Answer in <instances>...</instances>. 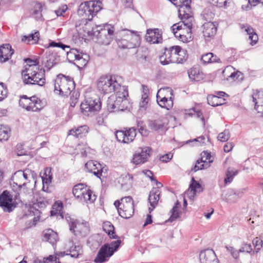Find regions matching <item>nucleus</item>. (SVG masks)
<instances>
[{"mask_svg":"<svg viewBox=\"0 0 263 263\" xmlns=\"http://www.w3.org/2000/svg\"><path fill=\"white\" fill-rule=\"evenodd\" d=\"M22 74L25 84L43 86L46 83L45 69L40 66H33L23 70Z\"/></svg>","mask_w":263,"mask_h":263,"instance_id":"obj_1","label":"nucleus"},{"mask_svg":"<svg viewBox=\"0 0 263 263\" xmlns=\"http://www.w3.org/2000/svg\"><path fill=\"white\" fill-rule=\"evenodd\" d=\"M140 36L129 30H122L116 35V42L119 48L132 49L140 45Z\"/></svg>","mask_w":263,"mask_h":263,"instance_id":"obj_2","label":"nucleus"},{"mask_svg":"<svg viewBox=\"0 0 263 263\" xmlns=\"http://www.w3.org/2000/svg\"><path fill=\"white\" fill-rule=\"evenodd\" d=\"M102 2L100 1L85 2L80 5L78 14L89 21H91L97 13L102 9Z\"/></svg>","mask_w":263,"mask_h":263,"instance_id":"obj_3","label":"nucleus"},{"mask_svg":"<svg viewBox=\"0 0 263 263\" xmlns=\"http://www.w3.org/2000/svg\"><path fill=\"white\" fill-rule=\"evenodd\" d=\"M75 88L73 79L62 74L58 75L55 80L54 91H59L62 96H67Z\"/></svg>","mask_w":263,"mask_h":263,"instance_id":"obj_4","label":"nucleus"},{"mask_svg":"<svg viewBox=\"0 0 263 263\" xmlns=\"http://www.w3.org/2000/svg\"><path fill=\"white\" fill-rule=\"evenodd\" d=\"M122 86L112 77L102 76L97 83V88L101 93H109L117 92L122 89Z\"/></svg>","mask_w":263,"mask_h":263,"instance_id":"obj_5","label":"nucleus"},{"mask_svg":"<svg viewBox=\"0 0 263 263\" xmlns=\"http://www.w3.org/2000/svg\"><path fill=\"white\" fill-rule=\"evenodd\" d=\"M181 47L173 46L169 48H165L163 54L159 57L160 62L163 65L170 63L182 64L184 58H179L177 54L180 51Z\"/></svg>","mask_w":263,"mask_h":263,"instance_id":"obj_6","label":"nucleus"},{"mask_svg":"<svg viewBox=\"0 0 263 263\" xmlns=\"http://www.w3.org/2000/svg\"><path fill=\"white\" fill-rule=\"evenodd\" d=\"M101 108V102L99 98L87 99L81 104V109L85 116H91L98 112Z\"/></svg>","mask_w":263,"mask_h":263,"instance_id":"obj_7","label":"nucleus"},{"mask_svg":"<svg viewBox=\"0 0 263 263\" xmlns=\"http://www.w3.org/2000/svg\"><path fill=\"white\" fill-rule=\"evenodd\" d=\"M122 205L119 210V215L122 218L128 219L134 213V203L132 197L127 196L121 199Z\"/></svg>","mask_w":263,"mask_h":263,"instance_id":"obj_8","label":"nucleus"},{"mask_svg":"<svg viewBox=\"0 0 263 263\" xmlns=\"http://www.w3.org/2000/svg\"><path fill=\"white\" fill-rule=\"evenodd\" d=\"M0 207L5 212H11L16 207V205L13 202L12 195L9 192L5 190L0 195Z\"/></svg>","mask_w":263,"mask_h":263,"instance_id":"obj_9","label":"nucleus"},{"mask_svg":"<svg viewBox=\"0 0 263 263\" xmlns=\"http://www.w3.org/2000/svg\"><path fill=\"white\" fill-rule=\"evenodd\" d=\"M152 153V148L149 147H144L141 148V152L134 154L133 162L136 164L144 163L148 160V158Z\"/></svg>","mask_w":263,"mask_h":263,"instance_id":"obj_10","label":"nucleus"},{"mask_svg":"<svg viewBox=\"0 0 263 263\" xmlns=\"http://www.w3.org/2000/svg\"><path fill=\"white\" fill-rule=\"evenodd\" d=\"M145 39L152 44H159L162 42V31L158 28L149 29L146 31Z\"/></svg>","mask_w":263,"mask_h":263,"instance_id":"obj_11","label":"nucleus"},{"mask_svg":"<svg viewBox=\"0 0 263 263\" xmlns=\"http://www.w3.org/2000/svg\"><path fill=\"white\" fill-rule=\"evenodd\" d=\"M85 167L89 173H92L98 178H101L102 176L103 167L98 161L90 160L85 165Z\"/></svg>","mask_w":263,"mask_h":263,"instance_id":"obj_12","label":"nucleus"},{"mask_svg":"<svg viewBox=\"0 0 263 263\" xmlns=\"http://www.w3.org/2000/svg\"><path fill=\"white\" fill-rule=\"evenodd\" d=\"M201 263H217L218 259L215 252L210 249L201 251L199 254Z\"/></svg>","mask_w":263,"mask_h":263,"instance_id":"obj_13","label":"nucleus"},{"mask_svg":"<svg viewBox=\"0 0 263 263\" xmlns=\"http://www.w3.org/2000/svg\"><path fill=\"white\" fill-rule=\"evenodd\" d=\"M178 14H179V16L180 17L181 20H182V22L178 24H174L171 27L172 31L174 33V34L176 37H178L177 31L181 30L183 28V26L184 27H186L189 30H190V31L191 30L192 26V21L193 20V17L191 14H190V17H191V19H190V18H183V16H184L182 14L181 15H180L179 13H178Z\"/></svg>","mask_w":263,"mask_h":263,"instance_id":"obj_14","label":"nucleus"},{"mask_svg":"<svg viewBox=\"0 0 263 263\" xmlns=\"http://www.w3.org/2000/svg\"><path fill=\"white\" fill-rule=\"evenodd\" d=\"M202 28V33L206 41L214 37L216 34L217 28L214 22H205Z\"/></svg>","mask_w":263,"mask_h":263,"instance_id":"obj_15","label":"nucleus"},{"mask_svg":"<svg viewBox=\"0 0 263 263\" xmlns=\"http://www.w3.org/2000/svg\"><path fill=\"white\" fill-rule=\"evenodd\" d=\"M107 247V245H103L101 247L97 256L94 259V262L95 263H103L107 261V258H108L113 255L112 251L110 252L109 251V248Z\"/></svg>","mask_w":263,"mask_h":263,"instance_id":"obj_16","label":"nucleus"},{"mask_svg":"<svg viewBox=\"0 0 263 263\" xmlns=\"http://www.w3.org/2000/svg\"><path fill=\"white\" fill-rule=\"evenodd\" d=\"M245 191V189H229L225 195L224 200L229 203L235 202Z\"/></svg>","mask_w":263,"mask_h":263,"instance_id":"obj_17","label":"nucleus"},{"mask_svg":"<svg viewBox=\"0 0 263 263\" xmlns=\"http://www.w3.org/2000/svg\"><path fill=\"white\" fill-rule=\"evenodd\" d=\"M14 50L10 44H7L0 46V62L3 63L11 58Z\"/></svg>","mask_w":263,"mask_h":263,"instance_id":"obj_18","label":"nucleus"},{"mask_svg":"<svg viewBox=\"0 0 263 263\" xmlns=\"http://www.w3.org/2000/svg\"><path fill=\"white\" fill-rule=\"evenodd\" d=\"M89 129V127L86 125L74 127L69 130L68 135H72L76 138H82L87 134Z\"/></svg>","mask_w":263,"mask_h":263,"instance_id":"obj_19","label":"nucleus"},{"mask_svg":"<svg viewBox=\"0 0 263 263\" xmlns=\"http://www.w3.org/2000/svg\"><path fill=\"white\" fill-rule=\"evenodd\" d=\"M160 193L161 192L158 188H153L150 191L148 196V201L151 206L152 207V209L149 208L150 211L153 210L157 205L160 199Z\"/></svg>","mask_w":263,"mask_h":263,"instance_id":"obj_20","label":"nucleus"},{"mask_svg":"<svg viewBox=\"0 0 263 263\" xmlns=\"http://www.w3.org/2000/svg\"><path fill=\"white\" fill-rule=\"evenodd\" d=\"M187 73L190 79L192 81H200L204 78V74L200 70L199 66L193 67L188 71Z\"/></svg>","mask_w":263,"mask_h":263,"instance_id":"obj_21","label":"nucleus"},{"mask_svg":"<svg viewBox=\"0 0 263 263\" xmlns=\"http://www.w3.org/2000/svg\"><path fill=\"white\" fill-rule=\"evenodd\" d=\"M48 57L47 58L46 62L45 63V66L48 69H50L54 65L58 63L61 60L60 55H58L57 52L53 51L51 52L49 51Z\"/></svg>","mask_w":263,"mask_h":263,"instance_id":"obj_22","label":"nucleus"},{"mask_svg":"<svg viewBox=\"0 0 263 263\" xmlns=\"http://www.w3.org/2000/svg\"><path fill=\"white\" fill-rule=\"evenodd\" d=\"M161 91L160 89L157 95V101L160 107L165 108L167 110L170 109L173 106V99L171 97L170 98L165 96L161 97L158 96V93Z\"/></svg>","mask_w":263,"mask_h":263,"instance_id":"obj_23","label":"nucleus"},{"mask_svg":"<svg viewBox=\"0 0 263 263\" xmlns=\"http://www.w3.org/2000/svg\"><path fill=\"white\" fill-rule=\"evenodd\" d=\"M121 90L122 93L121 96V105L120 107H118L119 111L127 109L129 105V103L127 99V97L128 96L127 88L125 86H122Z\"/></svg>","mask_w":263,"mask_h":263,"instance_id":"obj_24","label":"nucleus"},{"mask_svg":"<svg viewBox=\"0 0 263 263\" xmlns=\"http://www.w3.org/2000/svg\"><path fill=\"white\" fill-rule=\"evenodd\" d=\"M31 101L29 102L26 110L28 111L38 112L42 108L41 100L35 96L31 97Z\"/></svg>","mask_w":263,"mask_h":263,"instance_id":"obj_25","label":"nucleus"},{"mask_svg":"<svg viewBox=\"0 0 263 263\" xmlns=\"http://www.w3.org/2000/svg\"><path fill=\"white\" fill-rule=\"evenodd\" d=\"M98 34L96 35L97 41V42L101 45H108L110 44L112 40V37L105 33V30H97Z\"/></svg>","mask_w":263,"mask_h":263,"instance_id":"obj_26","label":"nucleus"},{"mask_svg":"<svg viewBox=\"0 0 263 263\" xmlns=\"http://www.w3.org/2000/svg\"><path fill=\"white\" fill-rule=\"evenodd\" d=\"M208 103L214 107L221 106L226 103V100L216 95H209L207 97Z\"/></svg>","mask_w":263,"mask_h":263,"instance_id":"obj_27","label":"nucleus"},{"mask_svg":"<svg viewBox=\"0 0 263 263\" xmlns=\"http://www.w3.org/2000/svg\"><path fill=\"white\" fill-rule=\"evenodd\" d=\"M58 239V236L56 232L51 229L47 230L44 232L43 240L49 242L52 245L56 243Z\"/></svg>","mask_w":263,"mask_h":263,"instance_id":"obj_28","label":"nucleus"},{"mask_svg":"<svg viewBox=\"0 0 263 263\" xmlns=\"http://www.w3.org/2000/svg\"><path fill=\"white\" fill-rule=\"evenodd\" d=\"M191 0H184V4L178 9L180 15H183V18H190Z\"/></svg>","mask_w":263,"mask_h":263,"instance_id":"obj_29","label":"nucleus"},{"mask_svg":"<svg viewBox=\"0 0 263 263\" xmlns=\"http://www.w3.org/2000/svg\"><path fill=\"white\" fill-rule=\"evenodd\" d=\"M40 39V32L39 31L34 30L28 35H25L22 38V41L28 44H35L37 43Z\"/></svg>","mask_w":263,"mask_h":263,"instance_id":"obj_30","label":"nucleus"},{"mask_svg":"<svg viewBox=\"0 0 263 263\" xmlns=\"http://www.w3.org/2000/svg\"><path fill=\"white\" fill-rule=\"evenodd\" d=\"M103 230L108 234L111 239H117L118 235L115 234V228L114 226L109 222L104 223L103 226Z\"/></svg>","mask_w":263,"mask_h":263,"instance_id":"obj_31","label":"nucleus"},{"mask_svg":"<svg viewBox=\"0 0 263 263\" xmlns=\"http://www.w3.org/2000/svg\"><path fill=\"white\" fill-rule=\"evenodd\" d=\"M86 189L84 184L79 183L73 187L72 193L76 198L80 200Z\"/></svg>","mask_w":263,"mask_h":263,"instance_id":"obj_32","label":"nucleus"},{"mask_svg":"<svg viewBox=\"0 0 263 263\" xmlns=\"http://www.w3.org/2000/svg\"><path fill=\"white\" fill-rule=\"evenodd\" d=\"M96 199V196L93 194L91 190L86 189L82 198L80 199L81 201H84L87 203H93Z\"/></svg>","mask_w":263,"mask_h":263,"instance_id":"obj_33","label":"nucleus"},{"mask_svg":"<svg viewBox=\"0 0 263 263\" xmlns=\"http://www.w3.org/2000/svg\"><path fill=\"white\" fill-rule=\"evenodd\" d=\"M96 199V196L93 194L91 190L86 189L82 198L80 199L81 201H84L87 203H93Z\"/></svg>","mask_w":263,"mask_h":263,"instance_id":"obj_34","label":"nucleus"},{"mask_svg":"<svg viewBox=\"0 0 263 263\" xmlns=\"http://www.w3.org/2000/svg\"><path fill=\"white\" fill-rule=\"evenodd\" d=\"M245 31L249 35V39L251 41V44L253 45L258 41V37L257 34L254 32L253 29L250 26L245 27Z\"/></svg>","mask_w":263,"mask_h":263,"instance_id":"obj_35","label":"nucleus"},{"mask_svg":"<svg viewBox=\"0 0 263 263\" xmlns=\"http://www.w3.org/2000/svg\"><path fill=\"white\" fill-rule=\"evenodd\" d=\"M201 15L202 19L206 22H212V21L215 16V13L212 9L206 8L203 10Z\"/></svg>","mask_w":263,"mask_h":263,"instance_id":"obj_36","label":"nucleus"},{"mask_svg":"<svg viewBox=\"0 0 263 263\" xmlns=\"http://www.w3.org/2000/svg\"><path fill=\"white\" fill-rule=\"evenodd\" d=\"M68 218H69L70 220H71L70 217H68ZM69 227L70 231L75 235V228L77 229V231H79V230L81 229V228L84 227V230H83V231H80V233L85 232L88 230V228L87 226H84L83 224H79L77 225L74 221L71 220H70V221L69 222Z\"/></svg>","mask_w":263,"mask_h":263,"instance_id":"obj_37","label":"nucleus"},{"mask_svg":"<svg viewBox=\"0 0 263 263\" xmlns=\"http://www.w3.org/2000/svg\"><path fill=\"white\" fill-rule=\"evenodd\" d=\"M149 106V98L148 94H143L141 100L139 103V111L141 113L145 112Z\"/></svg>","mask_w":263,"mask_h":263,"instance_id":"obj_38","label":"nucleus"},{"mask_svg":"<svg viewBox=\"0 0 263 263\" xmlns=\"http://www.w3.org/2000/svg\"><path fill=\"white\" fill-rule=\"evenodd\" d=\"M88 56L86 54H82L80 53L79 58H77L76 63L74 64L79 68L81 69L85 67L87 63V58Z\"/></svg>","mask_w":263,"mask_h":263,"instance_id":"obj_39","label":"nucleus"},{"mask_svg":"<svg viewBox=\"0 0 263 263\" xmlns=\"http://www.w3.org/2000/svg\"><path fill=\"white\" fill-rule=\"evenodd\" d=\"M67 59L69 62L73 63L76 61L77 58H79L80 52L77 49H70L69 51H66Z\"/></svg>","mask_w":263,"mask_h":263,"instance_id":"obj_40","label":"nucleus"},{"mask_svg":"<svg viewBox=\"0 0 263 263\" xmlns=\"http://www.w3.org/2000/svg\"><path fill=\"white\" fill-rule=\"evenodd\" d=\"M10 128L6 126H0V142L7 141L10 137Z\"/></svg>","mask_w":263,"mask_h":263,"instance_id":"obj_41","label":"nucleus"},{"mask_svg":"<svg viewBox=\"0 0 263 263\" xmlns=\"http://www.w3.org/2000/svg\"><path fill=\"white\" fill-rule=\"evenodd\" d=\"M164 123L159 120H151L149 122V126L151 129L158 131L163 129L164 128Z\"/></svg>","mask_w":263,"mask_h":263,"instance_id":"obj_42","label":"nucleus"},{"mask_svg":"<svg viewBox=\"0 0 263 263\" xmlns=\"http://www.w3.org/2000/svg\"><path fill=\"white\" fill-rule=\"evenodd\" d=\"M252 99L253 102L255 103L254 108L257 110L259 105H257L258 102L257 101V99H258L260 103L263 102V91L256 90L252 95Z\"/></svg>","mask_w":263,"mask_h":263,"instance_id":"obj_43","label":"nucleus"},{"mask_svg":"<svg viewBox=\"0 0 263 263\" xmlns=\"http://www.w3.org/2000/svg\"><path fill=\"white\" fill-rule=\"evenodd\" d=\"M69 251V253L68 254L71 257L78 258L82 254V248L80 246H72Z\"/></svg>","mask_w":263,"mask_h":263,"instance_id":"obj_44","label":"nucleus"},{"mask_svg":"<svg viewBox=\"0 0 263 263\" xmlns=\"http://www.w3.org/2000/svg\"><path fill=\"white\" fill-rule=\"evenodd\" d=\"M190 189L191 190V192L193 193V194H195L198 192L200 193L202 192L203 190L200 184L196 181L193 177L192 179V182L190 185Z\"/></svg>","mask_w":263,"mask_h":263,"instance_id":"obj_45","label":"nucleus"},{"mask_svg":"<svg viewBox=\"0 0 263 263\" xmlns=\"http://www.w3.org/2000/svg\"><path fill=\"white\" fill-rule=\"evenodd\" d=\"M107 108L108 111L110 112H117L119 111L118 108L117 109L114 97L108 98L107 101Z\"/></svg>","mask_w":263,"mask_h":263,"instance_id":"obj_46","label":"nucleus"},{"mask_svg":"<svg viewBox=\"0 0 263 263\" xmlns=\"http://www.w3.org/2000/svg\"><path fill=\"white\" fill-rule=\"evenodd\" d=\"M125 133H126L127 143L132 142L137 135L136 129L135 127H132L128 130H125Z\"/></svg>","mask_w":263,"mask_h":263,"instance_id":"obj_47","label":"nucleus"},{"mask_svg":"<svg viewBox=\"0 0 263 263\" xmlns=\"http://www.w3.org/2000/svg\"><path fill=\"white\" fill-rule=\"evenodd\" d=\"M31 101V97H28L26 95L21 96L19 101V105L26 110V108L28 107L29 102Z\"/></svg>","mask_w":263,"mask_h":263,"instance_id":"obj_48","label":"nucleus"},{"mask_svg":"<svg viewBox=\"0 0 263 263\" xmlns=\"http://www.w3.org/2000/svg\"><path fill=\"white\" fill-rule=\"evenodd\" d=\"M210 164L209 163H203V160L201 159H198L197 160L196 164L194 166L193 170L194 172H196L200 170L205 169L209 167Z\"/></svg>","mask_w":263,"mask_h":263,"instance_id":"obj_49","label":"nucleus"},{"mask_svg":"<svg viewBox=\"0 0 263 263\" xmlns=\"http://www.w3.org/2000/svg\"><path fill=\"white\" fill-rule=\"evenodd\" d=\"M121 243V240H117L113 241L111 242V243L110 244L105 243L104 245H107V247L109 248V251L110 252H111L112 251V254H114V252H116L118 250Z\"/></svg>","mask_w":263,"mask_h":263,"instance_id":"obj_50","label":"nucleus"},{"mask_svg":"<svg viewBox=\"0 0 263 263\" xmlns=\"http://www.w3.org/2000/svg\"><path fill=\"white\" fill-rule=\"evenodd\" d=\"M248 1V4L246 6L243 5L242 8L243 9L248 10L251 9L252 7L256 6L259 4H263V0H246Z\"/></svg>","mask_w":263,"mask_h":263,"instance_id":"obj_51","label":"nucleus"},{"mask_svg":"<svg viewBox=\"0 0 263 263\" xmlns=\"http://www.w3.org/2000/svg\"><path fill=\"white\" fill-rule=\"evenodd\" d=\"M115 136L117 140L119 142H121L125 143H127V139L126 138V133L125 131L118 130L115 133Z\"/></svg>","mask_w":263,"mask_h":263,"instance_id":"obj_52","label":"nucleus"},{"mask_svg":"<svg viewBox=\"0 0 263 263\" xmlns=\"http://www.w3.org/2000/svg\"><path fill=\"white\" fill-rule=\"evenodd\" d=\"M230 138V133L229 130L226 129L223 132L218 134V140L221 142H226Z\"/></svg>","mask_w":263,"mask_h":263,"instance_id":"obj_53","label":"nucleus"},{"mask_svg":"<svg viewBox=\"0 0 263 263\" xmlns=\"http://www.w3.org/2000/svg\"><path fill=\"white\" fill-rule=\"evenodd\" d=\"M50 47H59L61 48L63 50H65L66 48H70L69 46L64 45L61 42H55V41L50 42L47 46V48Z\"/></svg>","mask_w":263,"mask_h":263,"instance_id":"obj_54","label":"nucleus"},{"mask_svg":"<svg viewBox=\"0 0 263 263\" xmlns=\"http://www.w3.org/2000/svg\"><path fill=\"white\" fill-rule=\"evenodd\" d=\"M42 7L39 4L34 7L32 15L36 20H40L42 17Z\"/></svg>","mask_w":263,"mask_h":263,"instance_id":"obj_55","label":"nucleus"},{"mask_svg":"<svg viewBox=\"0 0 263 263\" xmlns=\"http://www.w3.org/2000/svg\"><path fill=\"white\" fill-rule=\"evenodd\" d=\"M179 206L174 205L171 210V216L168 219V221L172 222L177 219L179 217V213L178 212V209Z\"/></svg>","mask_w":263,"mask_h":263,"instance_id":"obj_56","label":"nucleus"},{"mask_svg":"<svg viewBox=\"0 0 263 263\" xmlns=\"http://www.w3.org/2000/svg\"><path fill=\"white\" fill-rule=\"evenodd\" d=\"M25 62L27 64L25 66L24 70H27L30 67H33V66H39L37 60H33L30 58H27L25 60Z\"/></svg>","mask_w":263,"mask_h":263,"instance_id":"obj_57","label":"nucleus"},{"mask_svg":"<svg viewBox=\"0 0 263 263\" xmlns=\"http://www.w3.org/2000/svg\"><path fill=\"white\" fill-rule=\"evenodd\" d=\"M7 89L4 83L0 82V101L7 97Z\"/></svg>","mask_w":263,"mask_h":263,"instance_id":"obj_58","label":"nucleus"},{"mask_svg":"<svg viewBox=\"0 0 263 263\" xmlns=\"http://www.w3.org/2000/svg\"><path fill=\"white\" fill-rule=\"evenodd\" d=\"M201 158L200 159L203 160V163H209V164L211 165V163L213 162V160H211V155L210 153H208V152H203L201 153Z\"/></svg>","mask_w":263,"mask_h":263,"instance_id":"obj_59","label":"nucleus"},{"mask_svg":"<svg viewBox=\"0 0 263 263\" xmlns=\"http://www.w3.org/2000/svg\"><path fill=\"white\" fill-rule=\"evenodd\" d=\"M210 3L213 6L218 7H225L227 6L228 0H210Z\"/></svg>","mask_w":263,"mask_h":263,"instance_id":"obj_60","label":"nucleus"},{"mask_svg":"<svg viewBox=\"0 0 263 263\" xmlns=\"http://www.w3.org/2000/svg\"><path fill=\"white\" fill-rule=\"evenodd\" d=\"M133 176L131 174H127L124 178H123V180L125 181V185H126V188H129L132 186L133 183ZM122 186L123 187L124 184L123 183L121 184Z\"/></svg>","mask_w":263,"mask_h":263,"instance_id":"obj_61","label":"nucleus"},{"mask_svg":"<svg viewBox=\"0 0 263 263\" xmlns=\"http://www.w3.org/2000/svg\"><path fill=\"white\" fill-rule=\"evenodd\" d=\"M237 171L233 172L228 171L227 173V177L224 179V183L226 184L231 183L233 179V177L237 175Z\"/></svg>","mask_w":263,"mask_h":263,"instance_id":"obj_62","label":"nucleus"},{"mask_svg":"<svg viewBox=\"0 0 263 263\" xmlns=\"http://www.w3.org/2000/svg\"><path fill=\"white\" fill-rule=\"evenodd\" d=\"M68 7L67 5H63L59 7L54 12L58 16H63V14L65 13Z\"/></svg>","mask_w":263,"mask_h":263,"instance_id":"obj_63","label":"nucleus"},{"mask_svg":"<svg viewBox=\"0 0 263 263\" xmlns=\"http://www.w3.org/2000/svg\"><path fill=\"white\" fill-rule=\"evenodd\" d=\"M253 243L254 245V247L257 251H258L262 246V241L258 237H256L253 240Z\"/></svg>","mask_w":263,"mask_h":263,"instance_id":"obj_64","label":"nucleus"}]
</instances>
